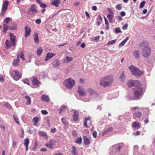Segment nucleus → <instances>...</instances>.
<instances>
[{"instance_id":"4468645a","label":"nucleus","mask_w":155,"mask_h":155,"mask_svg":"<svg viewBox=\"0 0 155 155\" xmlns=\"http://www.w3.org/2000/svg\"><path fill=\"white\" fill-rule=\"evenodd\" d=\"M37 10L36 7L35 5H33L31 6L30 8L29 9V13L30 14H33L36 13Z\"/></svg>"},{"instance_id":"9d476101","label":"nucleus","mask_w":155,"mask_h":155,"mask_svg":"<svg viewBox=\"0 0 155 155\" xmlns=\"http://www.w3.org/2000/svg\"><path fill=\"white\" fill-rule=\"evenodd\" d=\"M56 145L55 141L54 140H50L46 144L45 146L47 147L52 149Z\"/></svg>"},{"instance_id":"f8f14e48","label":"nucleus","mask_w":155,"mask_h":155,"mask_svg":"<svg viewBox=\"0 0 155 155\" xmlns=\"http://www.w3.org/2000/svg\"><path fill=\"white\" fill-rule=\"evenodd\" d=\"M25 38L28 37L31 34V29L30 27L27 25L25 28Z\"/></svg>"},{"instance_id":"2eb2a0df","label":"nucleus","mask_w":155,"mask_h":155,"mask_svg":"<svg viewBox=\"0 0 155 155\" xmlns=\"http://www.w3.org/2000/svg\"><path fill=\"white\" fill-rule=\"evenodd\" d=\"M55 54L51 53L50 52L48 53L47 54L46 56L45 59V61H47L50 59L51 58L55 56Z\"/></svg>"},{"instance_id":"3c124183","label":"nucleus","mask_w":155,"mask_h":155,"mask_svg":"<svg viewBox=\"0 0 155 155\" xmlns=\"http://www.w3.org/2000/svg\"><path fill=\"white\" fill-rule=\"evenodd\" d=\"M100 38V36H97L94 38H92V40L95 42H97L99 41Z\"/></svg>"},{"instance_id":"a19ab883","label":"nucleus","mask_w":155,"mask_h":155,"mask_svg":"<svg viewBox=\"0 0 155 155\" xmlns=\"http://www.w3.org/2000/svg\"><path fill=\"white\" fill-rule=\"evenodd\" d=\"M8 29L11 30H16L17 26L16 25L14 24L12 26H8Z\"/></svg>"},{"instance_id":"680f3d73","label":"nucleus","mask_w":155,"mask_h":155,"mask_svg":"<svg viewBox=\"0 0 155 155\" xmlns=\"http://www.w3.org/2000/svg\"><path fill=\"white\" fill-rule=\"evenodd\" d=\"M128 26V24L127 23H126L122 27V29L124 30H126L127 29Z\"/></svg>"},{"instance_id":"f03ea898","label":"nucleus","mask_w":155,"mask_h":155,"mask_svg":"<svg viewBox=\"0 0 155 155\" xmlns=\"http://www.w3.org/2000/svg\"><path fill=\"white\" fill-rule=\"evenodd\" d=\"M140 47L142 50V54L144 57L147 58L150 55V50L147 42L143 41L140 43Z\"/></svg>"},{"instance_id":"39448f33","label":"nucleus","mask_w":155,"mask_h":155,"mask_svg":"<svg viewBox=\"0 0 155 155\" xmlns=\"http://www.w3.org/2000/svg\"><path fill=\"white\" fill-rule=\"evenodd\" d=\"M9 35L10 42L8 40H7L5 43L6 47L8 48H10L11 46H15L17 41L16 37L12 33H10Z\"/></svg>"},{"instance_id":"c756f323","label":"nucleus","mask_w":155,"mask_h":155,"mask_svg":"<svg viewBox=\"0 0 155 155\" xmlns=\"http://www.w3.org/2000/svg\"><path fill=\"white\" fill-rule=\"evenodd\" d=\"M134 56L136 58L140 57V52L138 51H135L133 53Z\"/></svg>"},{"instance_id":"a211bd4d","label":"nucleus","mask_w":155,"mask_h":155,"mask_svg":"<svg viewBox=\"0 0 155 155\" xmlns=\"http://www.w3.org/2000/svg\"><path fill=\"white\" fill-rule=\"evenodd\" d=\"M117 152H119L120 150L124 147V145L123 143H120L114 145Z\"/></svg>"},{"instance_id":"c85d7f7f","label":"nucleus","mask_w":155,"mask_h":155,"mask_svg":"<svg viewBox=\"0 0 155 155\" xmlns=\"http://www.w3.org/2000/svg\"><path fill=\"white\" fill-rule=\"evenodd\" d=\"M72 154L73 155H78V153L75 147H72Z\"/></svg>"},{"instance_id":"cd10ccee","label":"nucleus","mask_w":155,"mask_h":155,"mask_svg":"<svg viewBox=\"0 0 155 155\" xmlns=\"http://www.w3.org/2000/svg\"><path fill=\"white\" fill-rule=\"evenodd\" d=\"M84 144L87 145L89 144L90 140L86 136H84Z\"/></svg>"},{"instance_id":"0eeeda50","label":"nucleus","mask_w":155,"mask_h":155,"mask_svg":"<svg viewBox=\"0 0 155 155\" xmlns=\"http://www.w3.org/2000/svg\"><path fill=\"white\" fill-rule=\"evenodd\" d=\"M128 86L130 88H133L137 87V86L140 85V83L137 81H134L131 80L128 81L127 83Z\"/></svg>"},{"instance_id":"69168bd1","label":"nucleus","mask_w":155,"mask_h":155,"mask_svg":"<svg viewBox=\"0 0 155 155\" xmlns=\"http://www.w3.org/2000/svg\"><path fill=\"white\" fill-rule=\"evenodd\" d=\"M94 137L96 138L97 136V132L96 131H94L92 133Z\"/></svg>"},{"instance_id":"20e7f679","label":"nucleus","mask_w":155,"mask_h":155,"mask_svg":"<svg viewBox=\"0 0 155 155\" xmlns=\"http://www.w3.org/2000/svg\"><path fill=\"white\" fill-rule=\"evenodd\" d=\"M128 68L131 74L136 77H139L143 73L142 71L140 70L138 68L135 67L133 65H131Z\"/></svg>"},{"instance_id":"338daca9","label":"nucleus","mask_w":155,"mask_h":155,"mask_svg":"<svg viewBox=\"0 0 155 155\" xmlns=\"http://www.w3.org/2000/svg\"><path fill=\"white\" fill-rule=\"evenodd\" d=\"M41 74L43 75V78H45L47 76V74L45 72H42L41 73Z\"/></svg>"},{"instance_id":"8fccbe9b","label":"nucleus","mask_w":155,"mask_h":155,"mask_svg":"<svg viewBox=\"0 0 155 155\" xmlns=\"http://www.w3.org/2000/svg\"><path fill=\"white\" fill-rule=\"evenodd\" d=\"M116 40L115 39L113 40L112 41H109L107 42V45H112L113 44L115 43L116 42Z\"/></svg>"},{"instance_id":"bf43d9fd","label":"nucleus","mask_w":155,"mask_h":155,"mask_svg":"<svg viewBox=\"0 0 155 155\" xmlns=\"http://www.w3.org/2000/svg\"><path fill=\"white\" fill-rule=\"evenodd\" d=\"M41 112L44 115H46L48 114V112L46 110H42L41 111Z\"/></svg>"},{"instance_id":"09e8293b","label":"nucleus","mask_w":155,"mask_h":155,"mask_svg":"<svg viewBox=\"0 0 155 155\" xmlns=\"http://www.w3.org/2000/svg\"><path fill=\"white\" fill-rule=\"evenodd\" d=\"M145 2L144 1H143L141 2L140 5V8H142L144 7Z\"/></svg>"},{"instance_id":"4c0bfd02","label":"nucleus","mask_w":155,"mask_h":155,"mask_svg":"<svg viewBox=\"0 0 155 155\" xmlns=\"http://www.w3.org/2000/svg\"><path fill=\"white\" fill-rule=\"evenodd\" d=\"M62 123L65 126H67L69 124L68 122L64 118H63L61 119Z\"/></svg>"},{"instance_id":"423d86ee","label":"nucleus","mask_w":155,"mask_h":155,"mask_svg":"<svg viewBox=\"0 0 155 155\" xmlns=\"http://www.w3.org/2000/svg\"><path fill=\"white\" fill-rule=\"evenodd\" d=\"M64 84L66 88L69 90L71 89L75 85V81L71 78H68L64 80Z\"/></svg>"},{"instance_id":"c9c22d12","label":"nucleus","mask_w":155,"mask_h":155,"mask_svg":"<svg viewBox=\"0 0 155 155\" xmlns=\"http://www.w3.org/2000/svg\"><path fill=\"white\" fill-rule=\"evenodd\" d=\"M19 61V60L18 59V56L16 59H14L13 61V65L14 66H17Z\"/></svg>"},{"instance_id":"aec40b11","label":"nucleus","mask_w":155,"mask_h":155,"mask_svg":"<svg viewBox=\"0 0 155 155\" xmlns=\"http://www.w3.org/2000/svg\"><path fill=\"white\" fill-rule=\"evenodd\" d=\"M88 93L91 95H93L95 97H97L98 95V94H97L96 92L94 91L92 89H88Z\"/></svg>"},{"instance_id":"393cba45","label":"nucleus","mask_w":155,"mask_h":155,"mask_svg":"<svg viewBox=\"0 0 155 155\" xmlns=\"http://www.w3.org/2000/svg\"><path fill=\"white\" fill-rule=\"evenodd\" d=\"M107 17L110 23L114 22L113 21V19L114 18V14H108L107 16Z\"/></svg>"},{"instance_id":"dca6fc26","label":"nucleus","mask_w":155,"mask_h":155,"mask_svg":"<svg viewBox=\"0 0 155 155\" xmlns=\"http://www.w3.org/2000/svg\"><path fill=\"white\" fill-rule=\"evenodd\" d=\"M60 61L58 59H55L52 62V64L55 67L58 68L60 65Z\"/></svg>"},{"instance_id":"f704fd0d","label":"nucleus","mask_w":155,"mask_h":155,"mask_svg":"<svg viewBox=\"0 0 155 155\" xmlns=\"http://www.w3.org/2000/svg\"><path fill=\"white\" fill-rule=\"evenodd\" d=\"M60 3V1L59 0H54L51 4L54 5L56 7L58 6V5Z\"/></svg>"},{"instance_id":"de8ad7c7","label":"nucleus","mask_w":155,"mask_h":155,"mask_svg":"<svg viewBox=\"0 0 155 155\" xmlns=\"http://www.w3.org/2000/svg\"><path fill=\"white\" fill-rule=\"evenodd\" d=\"M72 134L74 137H76L78 135V133L76 130H73L72 132Z\"/></svg>"},{"instance_id":"5701e85b","label":"nucleus","mask_w":155,"mask_h":155,"mask_svg":"<svg viewBox=\"0 0 155 155\" xmlns=\"http://www.w3.org/2000/svg\"><path fill=\"white\" fill-rule=\"evenodd\" d=\"M24 145L25 146L26 151H27L28 149V145L29 143V141L28 139V138L25 139H24Z\"/></svg>"},{"instance_id":"7c9ffc66","label":"nucleus","mask_w":155,"mask_h":155,"mask_svg":"<svg viewBox=\"0 0 155 155\" xmlns=\"http://www.w3.org/2000/svg\"><path fill=\"white\" fill-rule=\"evenodd\" d=\"M73 59L72 57H70L68 56L66 57V59L64 61V62L65 63H67L71 61Z\"/></svg>"},{"instance_id":"774afa93","label":"nucleus","mask_w":155,"mask_h":155,"mask_svg":"<svg viewBox=\"0 0 155 155\" xmlns=\"http://www.w3.org/2000/svg\"><path fill=\"white\" fill-rule=\"evenodd\" d=\"M19 57L20 58H21L23 60H24L25 59L24 57V54L22 53H21L19 55Z\"/></svg>"},{"instance_id":"c03bdc74","label":"nucleus","mask_w":155,"mask_h":155,"mask_svg":"<svg viewBox=\"0 0 155 155\" xmlns=\"http://www.w3.org/2000/svg\"><path fill=\"white\" fill-rule=\"evenodd\" d=\"M13 118L15 122L16 123H17L18 124H20V122L19 121L18 119L17 116L14 115Z\"/></svg>"},{"instance_id":"0e129e2a","label":"nucleus","mask_w":155,"mask_h":155,"mask_svg":"<svg viewBox=\"0 0 155 155\" xmlns=\"http://www.w3.org/2000/svg\"><path fill=\"white\" fill-rule=\"evenodd\" d=\"M0 128L2 129L4 131H5V127L3 125L0 124Z\"/></svg>"},{"instance_id":"e2e57ef3","label":"nucleus","mask_w":155,"mask_h":155,"mask_svg":"<svg viewBox=\"0 0 155 155\" xmlns=\"http://www.w3.org/2000/svg\"><path fill=\"white\" fill-rule=\"evenodd\" d=\"M33 120L35 122H38L39 120V118L38 117H34Z\"/></svg>"},{"instance_id":"473e14b6","label":"nucleus","mask_w":155,"mask_h":155,"mask_svg":"<svg viewBox=\"0 0 155 155\" xmlns=\"http://www.w3.org/2000/svg\"><path fill=\"white\" fill-rule=\"evenodd\" d=\"M113 128L110 127L108 128L107 129L105 130L102 133V135H105L106 134L112 131L113 130Z\"/></svg>"},{"instance_id":"7ed1b4c3","label":"nucleus","mask_w":155,"mask_h":155,"mask_svg":"<svg viewBox=\"0 0 155 155\" xmlns=\"http://www.w3.org/2000/svg\"><path fill=\"white\" fill-rule=\"evenodd\" d=\"M113 81V78L112 76H107L101 79L100 84L101 85L105 87L110 86Z\"/></svg>"},{"instance_id":"bb28decb","label":"nucleus","mask_w":155,"mask_h":155,"mask_svg":"<svg viewBox=\"0 0 155 155\" xmlns=\"http://www.w3.org/2000/svg\"><path fill=\"white\" fill-rule=\"evenodd\" d=\"M41 99L43 101L48 102L49 101V99L48 96L45 95H43L41 97Z\"/></svg>"},{"instance_id":"052dcab7","label":"nucleus","mask_w":155,"mask_h":155,"mask_svg":"<svg viewBox=\"0 0 155 155\" xmlns=\"http://www.w3.org/2000/svg\"><path fill=\"white\" fill-rule=\"evenodd\" d=\"M35 22L36 24H39L41 22V20L39 18L37 19L36 20Z\"/></svg>"},{"instance_id":"e433bc0d","label":"nucleus","mask_w":155,"mask_h":155,"mask_svg":"<svg viewBox=\"0 0 155 155\" xmlns=\"http://www.w3.org/2000/svg\"><path fill=\"white\" fill-rule=\"evenodd\" d=\"M128 37H127L123 41L121 42L119 44V46L121 47L123 46L128 40Z\"/></svg>"},{"instance_id":"37998d69","label":"nucleus","mask_w":155,"mask_h":155,"mask_svg":"<svg viewBox=\"0 0 155 155\" xmlns=\"http://www.w3.org/2000/svg\"><path fill=\"white\" fill-rule=\"evenodd\" d=\"M8 29V26L6 24H4L3 26V31L5 33Z\"/></svg>"},{"instance_id":"79ce46f5","label":"nucleus","mask_w":155,"mask_h":155,"mask_svg":"<svg viewBox=\"0 0 155 155\" xmlns=\"http://www.w3.org/2000/svg\"><path fill=\"white\" fill-rule=\"evenodd\" d=\"M81 141L82 138L81 137H79L75 141V143L78 144H80L81 143Z\"/></svg>"},{"instance_id":"864d4df0","label":"nucleus","mask_w":155,"mask_h":155,"mask_svg":"<svg viewBox=\"0 0 155 155\" xmlns=\"http://www.w3.org/2000/svg\"><path fill=\"white\" fill-rule=\"evenodd\" d=\"M116 33H118L121 32V31L119 27L116 28L115 30Z\"/></svg>"},{"instance_id":"13d9d810","label":"nucleus","mask_w":155,"mask_h":155,"mask_svg":"<svg viewBox=\"0 0 155 155\" xmlns=\"http://www.w3.org/2000/svg\"><path fill=\"white\" fill-rule=\"evenodd\" d=\"M10 19V18L9 17H7V18H5L4 19V21L6 24H7L8 23V22L9 21Z\"/></svg>"},{"instance_id":"58836bf2","label":"nucleus","mask_w":155,"mask_h":155,"mask_svg":"<svg viewBox=\"0 0 155 155\" xmlns=\"http://www.w3.org/2000/svg\"><path fill=\"white\" fill-rule=\"evenodd\" d=\"M42 52V49L41 47L37 49V54L40 56L41 55V53Z\"/></svg>"},{"instance_id":"4d7b16f0","label":"nucleus","mask_w":155,"mask_h":155,"mask_svg":"<svg viewBox=\"0 0 155 155\" xmlns=\"http://www.w3.org/2000/svg\"><path fill=\"white\" fill-rule=\"evenodd\" d=\"M107 10L109 12V14H114V12L112 11L111 8H108Z\"/></svg>"},{"instance_id":"b1692460","label":"nucleus","mask_w":155,"mask_h":155,"mask_svg":"<svg viewBox=\"0 0 155 155\" xmlns=\"http://www.w3.org/2000/svg\"><path fill=\"white\" fill-rule=\"evenodd\" d=\"M119 79L120 81L124 82L126 79V75L124 73V72H122L120 77Z\"/></svg>"},{"instance_id":"49530a36","label":"nucleus","mask_w":155,"mask_h":155,"mask_svg":"<svg viewBox=\"0 0 155 155\" xmlns=\"http://www.w3.org/2000/svg\"><path fill=\"white\" fill-rule=\"evenodd\" d=\"M4 106L9 109H11L12 108V106L8 103H5L4 104Z\"/></svg>"},{"instance_id":"f3484780","label":"nucleus","mask_w":155,"mask_h":155,"mask_svg":"<svg viewBox=\"0 0 155 155\" xmlns=\"http://www.w3.org/2000/svg\"><path fill=\"white\" fill-rule=\"evenodd\" d=\"M141 115V112L138 111H136L134 114L133 117L135 119H138L139 120L140 119Z\"/></svg>"},{"instance_id":"5fc2aeb1","label":"nucleus","mask_w":155,"mask_h":155,"mask_svg":"<svg viewBox=\"0 0 155 155\" xmlns=\"http://www.w3.org/2000/svg\"><path fill=\"white\" fill-rule=\"evenodd\" d=\"M122 4H119V5H117L116 6V8L118 10H120L122 8V7L121 6Z\"/></svg>"},{"instance_id":"412c9836","label":"nucleus","mask_w":155,"mask_h":155,"mask_svg":"<svg viewBox=\"0 0 155 155\" xmlns=\"http://www.w3.org/2000/svg\"><path fill=\"white\" fill-rule=\"evenodd\" d=\"M78 111L75 110L74 115H73V120L75 121H77L78 119Z\"/></svg>"},{"instance_id":"9b49d317","label":"nucleus","mask_w":155,"mask_h":155,"mask_svg":"<svg viewBox=\"0 0 155 155\" xmlns=\"http://www.w3.org/2000/svg\"><path fill=\"white\" fill-rule=\"evenodd\" d=\"M31 81L33 88H36L39 87V85L41 84V83L38 81L36 77H34L32 79Z\"/></svg>"},{"instance_id":"ddd939ff","label":"nucleus","mask_w":155,"mask_h":155,"mask_svg":"<svg viewBox=\"0 0 155 155\" xmlns=\"http://www.w3.org/2000/svg\"><path fill=\"white\" fill-rule=\"evenodd\" d=\"M78 92L79 95L81 96H84L86 94L85 90L82 86L79 87Z\"/></svg>"},{"instance_id":"f257e3e1","label":"nucleus","mask_w":155,"mask_h":155,"mask_svg":"<svg viewBox=\"0 0 155 155\" xmlns=\"http://www.w3.org/2000/svg\"><path fill=\"white\" fill-rule=\"evenodd\" d=\"M132 89L134 91V96L131 97L130 96H129V98L131 100L137 99L141 98L144 91L141 87V85L140 83V85L137 86L136 87L133 88Z\"/></svg>"},{"instance_id":"a18cd8bd","label":"nucleus","mask_w":155,"mask_h":155,"mask_svg":"<svg viewBox=\"0 0 155 155\" xmlns=\"http://www.w3.org/2000/svg\"><path fill=\"white\" fill-rule=\"evenodd\" d=\"M39 134L42 137H45L47 135L46 133L43 131L39 132Z\"/></svg>"},{"instance_id":"6ab92c4d","label":"nucleus","mask_w":155,"mask_h":155,"mask_svg":"<svg viewBox=\"0 0 155 155\" xmlns=\"http://www.w3.org/2000/svg\"><path fill=\"white\" fill-rule=\"evenodd\" d=\"M132 127L133 128L138 129L140 128L141 125L139 122L135 121L132 123Z\"/></svg>"},{"instance_id":"6e6d98bb","label":"nucleus","mask_w":155,"mask_h":155,"mask_svg":"<svg viewBox=\"0 0 155 155\" xmlns=\"http://www.w3.org/2000/svg\"><path fill=\"white\" fill-rule=\"evenodd\" d=\"M38 143L37 142H36L34 143V147L32 148V150L34 151H35L38 146Z\"/></svg>"},{"instance_id":"72a5a7b5","label":"nucleus","mask_w":155,"mask_h":155,"mask_svg":"<svg viewBox=\"0 0 155 155\" xmlns=\"http://www.w3.org/2000/svg\"><path fill=\"white\" fill-rule=\"evenodd\" d=\"M67 109V107L65 106H61L59 110V113L61 114L62 111H64L66 110Z\"/></svg>"},{"instance_id":"4be33fe9","label":"nucleus","mask_w":155,"mask_h":155,"mask_svg":"<svg viewBox=\"0 0 155 155\" xmlns=\"http://www.w3.org/2000/svg\"><path fill=\"white\" fill-rule=\"evenodd\" d=\"M110 153L111 155L114 154L115 153L117 152L116 149L115 148V145H114L111 147L110 148Z\"/></svg>"},{"instance_id":"ea45409f","label":"nucleus","mask_w":155,"mask_h":155,"mask_svg":"<svg viewBox=\"0 0 155 155\" xmlns=\"http://www.w3.org/2000/svg\"><path fill=\"white\" fill-rule=\"evenodd\" d=\"M25 97L27 99V104H31V98L30 97L28 96H26Z\"/></svg>"},{"instance_id":"6e6552de","label":"nucleus","mask_w":155,"mask_h":155,"mask_svg":"<svg viewBox=\"0 0 155 155\" xmlns=\"http://www.w3.org/2000/svg\"><path fill=\"white\" fill-rule=\"evenodd\" d=\"M8 3V2L7 1H5L3 2L1 9V12L0 13L1 16H3L4 15L5 12L7 9Z\"/></svg>"},{"instance_id":"1a4fd4ad","label":"nucleus","mask_w":155,"mask_h":155,"mask_svg":"<svg viewBox=\"0 0 155 155\" xmlns=\"http://www.w3.org/2000/svg\"><path fill=\"white\" fill-rule=\"evenodd\" d=\"M11 75L12 77L13 78L14 80L15 81H18L21 77L18 70H14L13 73Z\"/></svg>"},{"instance_id":"2f4dec72","label":"nucleus","mask_w":155,"mask_h":155,"mask_svg":"<svg viewBox=\"0 0 155 155\" xmlns=\"http://www.w3.org/2000/svg\"><path fill=\"white\" fill-rule=\"evenodd\" d=\"M34 38L35 43L37 44H38L39 43V38L37 33L35 34L34 35Z\"/></svg>"},{"instance_id":"a878e982","label":"nucleus","mask_w":155,"mask_h":155,"mask_svg":"<svg viewBox=\"0 0 155 155\" xmlns=\"http://www.w3.org/2000/svg\"><path fill=\"white\" fill-rule=\"evenodd\" d=\"M91 117H88L87 118L85 117V121L84 123V126L86 127H88L87 126V122L90 123L91 122Z\"/></svg>"},{"instance_id":"603ef678","label":"nucleus","mask_w":155,"mask_h":155,"mask_svg":"<svg viewBox=\"0 0 155 155\" xmlns=\"http://www.w3.org/2000/svg\"><path fill=\"white\" fill-rule=\"evenodd\" d=\"M22 81L25 84H26L28 85H29L30 84L29 82V81L28 79H26L25 80H22Z\"/></svg>"}]
</instances>
